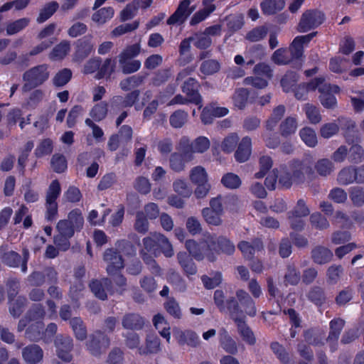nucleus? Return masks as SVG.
<instances>
[{
  "label": "nucleus",
  "instance_id": "obj_51",
  "mask_svg": "<svg viewBox=\"0 0 364 364\" xmlns=\"http://www.w3.org/2000/svg\"><path fill=\"white\" fill-rule=\"evenodd\" d=\"M301 140L309 147H314L317 144V137L314 130L310 127H304L299 131Z\"/></svg>",
  "mask_w": 364,
  "mask_h": 364
},
{
  "label": "nucleus",
  "instance_id": "obj_6",
  "mask_svg": "<svg viewBox=\"0 0 364 364\" xmlns=\"http://www.w3.org/2000/svg\"><path fill=\"white\" fill-rule=\"evenodd\" d=\"M325 16L323 12L317 9L306 11L301 16L298 24L299 32H307L320 26L324 21Z\"/></svg>",
  "mask_w": 364,
  "mask_h": 364
},
{
  "label": "nucleus",
  "instance_id": "obj_34",
  "mask_svg": "<svg viewBox=\"0 0 364 364\" xmlns=\"http://www.w3.org/2000/svg\"><path fill=\"white\" fill-rule=\"evenodd\" d=\"M114 15V10L112 7H103L92 14V20L97 25H103L112 19Z\"/></svg>",
  "mask_w": 364,
  "mask_h": 364
},
{
  "label": "nucleus",
  "instance_id": "obj_31",
  "mask_svg": "<svg viewBox=\"0 0 364 364\" xmlns=\"http://www.w3.org/2000/svg\"><path fill=\"white\" fill-rule=\"evenodd\" d=\"M297 127V119L292 116L287 117L279 125L281 136L285 138L290 136L296 132Z\"/></svg>",
  "mask_w": 364,
  "mask_h": 364
},
{
  "label": "nucleus",
  "instance_id": "obj_44",
  "mask_svg": "<svg viewBox=\"0 0 364 364\" xmlns=\"http://www.w3.org/2000/svg\"><path fill=\"white\" fill-rule=\"evenodd\" d=\"M29 23L28 18H22L10 22L6 27V33L9 36L16 34L27 27Z\"/></svg>",
  "mask_w": 364,
  "mask_h": 364
},
{
  "label": "nucleus",
  "instance_id": "obj_7",
  "mask_svg": "<svg viewBox=\"0 0 364 364\" xmlns=\"http://www.w3.org/2000/svg\"><path fill=\"white\" fill-rule=\"evenodd\" d=\"M158 241L159 237L156 234L143 240L144 247L141 250V254L144 261L151 267H154L156 265L154 258L157 257Z\"/></svg>",
  "mask_w": 364,
  "mask_h": 364
},
{
  "label": "nucleus",
  "instance_id": "obj_23",
  "mask_svg": "<svg viewBox=\"0 0 364 364\" xmlns=\"http://www.w3.org/2000/svg\"><path fill=\"white\" fill-rule=\"evenodd\" d=\"M236 296L247 315L253 317L257 314L255 301L247 292L242 289L236 291Z\"/></svg>",
  "mask_w": 364,
  "mask_h": 364
},
{
  "label": "nucleus",
  "instance_id": "obj_50",
  "mask_svg": "<svg viewBox=\"0 0 364 364\" xmlns=\"http://www.w3.org/2000/svg\"><path fill=\"white\" fill-rule=\"evenodd\" d=\"M308 299L317 306H321L326 302V298L322 288L315 286L312 287L307 294Z\"/></svg>",
  "mask_w": 364,
  "mask_h": 364
},
{
  "label": "nucleus",
  "instance_id": "obj_62",
  "mask_svg": "<svg viewBox=\"0 0 364 364\" xmlns=\"http://www.w3.org/2000/svg\"><path fill=\"white\" fill-rule=\"evenodd\" d=\"M188 116L187 112L178 109L170 116V124L174 128H181L186 124Z\"/></svg>",
  "mask_w": 364,
  "mask_h": 364
},
{
  "label": "nucleus",
  "instance_id": "obj_60",
  "mask_svg": "<svg viewBox=\"0 0 364 364\" xmlns=\"http://www.w3.org/2000/svg\"><path fill=\"white\" fill-rule=\"evenodd\" d=\"M248 96L249 92L247 89L239 88L236 90L232 96V100L235 106L240 109H244L246 105Z\"/></svg>",
  "mask_w": 364,
  "mask_h": 364
},
{
  "label": "nucleus",
  "instance_id": "obj_17",
  "mask_svg": "<svg viewBox=\"0 0 364 364\" xmlns=\"http://www.w3.org/2000/svg\"><path fill=\"white\" fill-rule=\"evenodd\" d=\"M22 356L27 364H38L43 360V351L36 344L29 345L23 349Z\"/></svg>",
  "mask_w": 364,
  "mask_h": 364
},
{
  "label": "nucleus",
  "instance_id": "obj_27",
  "mask_svg": "<svg viewBox=\"0 0 364 364\" xmlns=\"http://www.w3.org/2000/svg\"><path fill=\"white\" fill-rule=\"evenodd\" d=\"M219 341L221 347L225 352L232 355L237 353V346L236 342L223 328L219 331Z\"/></svg>",
  "mask_w": 364,
  "mask_h": 364
},
{
  "label": "nucleus",
  "instance_id": "obj_59",
  "mask_svg": "<svg viewBox=\"0 0 364 364\" xmlns=\"http://www.w3.org/2000/svg\"><path fill=\"white\" fill-rule=\"evenodd\" d=\"M298 75L293 71L287 72L281 80L283 91L289 92L298 81Z\"/></svg>",
  "mask_w": 364,
  "mask_h": 364
},
{
  "label": "nucleus",
  "instance_id": "obj_8",
  "mask_svg": "<svg viewBox=\"0 0 364 364\" xmlns=\"http://www.w3.org/2000/svg\"><path fill=\"white\" fill-rule=\"evenodd\" d=\"M109 338L102 332L98 331L90 336L87 347L92 355H97L105 350L109 346Z\"/></svg>",
  "mask_w": 364,
  "mask_h": 364
},
{
  "label": "nucleus",
  "instance_id": "obj_13",
  "mask_svg": "<svg viewBox=\"0 0 364 364\" xmlns=\"http://www.w3.org/2000/svg\"><path fill=\"white\" fill-rule=\"evenodd\" d=\"M58 356L64 361L72 360L73 339L69 336H58L55 341Z\"/></svg>",
  "mask_w": 364,
  "mask_h": 364
},
{
  "label": "nucleus",
  "instance_id": "obj_35",
  "mask_svg": "<svg viewBox=\"0 0 364 364\" xmlns=\"http://www.w3.org/2000/svg\"><path fill=\"white\" fill-rule=\"evenodd\" d=\"M139 92L134 90L123 98L121 96H115L112 98V105L118 106L120 107H132L138 100Z\"/></svg>",
  "mask_w": 364,
  "mask_h": 364
},
{
  "label": "nucleus",
  "instance_id": "obj_29",
  "mask_svg": "<svg viewBox=\"0 0 364 364\" xmlns=\"http://www.w3.org/2000/svg\"><path fill=\"white\" fill-rule=\"evenodd\" d=\"M190 255L185 252H179L177 254V259L186 274L193 275L196 273L197 268Z\"/></svg>",
  "mask_w": 364,
  "mask_h": 364
},
{
  "label": "nucleus",
  "instance_id": "obj_38",
  "mask_svg": "<svg viewBox=\"0 0 364 364\" xmlns=\"http://www.w3.org/2000/svg\"><path fill=\"white\" fill-rule=\"evenodd\" d=\"M116 69V62L114 59L108 58L105 60L100 67V70L96 73L95 78L100 80L103 77H110Z\"/></svg>",
  "mask_w": 364,
  "mask_h": 364
},
{
  "label": "nucleus",
  "instance_id": "obj_3",
  "mask_svg": "<svg viewBox=\"0 0 364 364\" xmlns=\"http://www.w3.org/2000/svg\"><path fill=\"white\" fill-rule=\"evenodd\" d=\"M50 76L49 66L46 64L39 65L26 71L23 75L25 82L23 90L28 92L43 84Z\"/></svg>",
  "mask_w": 364,
  "mask_h": 364
},
{
  "label": "nucleus",
  "instance_id": "obj_41",
  "mask_svg": "<svg viewBox=\"0 0 364 364\" xmlns=\"http://www.w3.org/2000/svg\"><path fill=\"white\" fill-rule=\"evenodd\" d=\"M203 4L204 8L195 13L191 18V25H196L203 21L215 9V6L214 4H209L208 3H203Z\"/></svg>",
  "mask_w": 364,
  "mask_h": 364
},
{
  "label": "nucleus",
  "instance_id": "obj_61",
  "mask_svg": "<svg viewBox=\"0 0 364 364\" xmlns=\"http://www.w3.org/2000/svg\"><path fill=\"white\" fill-rule=\"evenodd\" d=\"M53 149V145L52 140L50 139H44L40 141L35 149V155L36 157L41 158L46 155L50 154Z\"/></svg>",
  "mask_w": 364,
  "mask_h": 364
},
{
  "label": "nucleus",
  "instance_id": "obj_32",
  "mask_svg": "<svg viewBox=\"0 0 364 364\" xmlns=\"http://www.w3.org/2000/svg\"><path fill=\"white\" fill-rule=\"evenodd\" d=\"M284 0H263L261 4V9L265 15H273L281 11L284 7Z\"/></svg>",
  "mask_w": 364,
  "mask_h": 364
},
{
  "label": "nucleus",
  "instance_id": "obj_54",
  "mask_svg": "<svg viewBox=\"0 0 364 364\" xmlns=\"http://www.w3.org/2000/svg\"><path fill=\"white\" fill-rule=\"evenodd\" d=\"M120 68L123 73L130 74L138 71L141 68V62L139 60L118 59Z\"/></svg>",
  "mask_w": 364,
  "mask_h": 364
},
{
  "label": "nucleus",
  "instance_id": "obj_28",
  "mask_svg": "<svg viewBox=\"0 0 364 364\" xmlns=\"http://www.w3.org/2000/svg\"><path fill=\"white\" fill-rule=\"evenodd\" d=\"M176 149L178 151V153H173L170 157V166L171 168L176 171L179 172L183 170L186 163L191 161L188 160L184 156V151L181 149L180 141H178L176 146Z\"/></svg>",
  "mask_w": 364,
  "mask_h": 364
},
{
  "label": "nucleus",
  "instance_id": "obj_19",
  "mask_svg": "<svg viewBox=\"0 0 364 364\" xmlns=\"http://www.w3.org/2000/svg\"><path fill=\"white\" fill-rule=\"evenodd\" d=\"M94 50V44L90 39H82L77 42L76 50L73 55V60L80 63L85 59Z\"/></svg>",
  "mask_w": 364,
  "mask_h": 364
},
{
  "label": "nucleus",
  "instance_id": "obj_49",
  "mask_svg": "<svg viewBox=\"0 0 364 364\" xmlns=\"http://www.w3.org/2000/svg\"><path fill=\"white\" fill-rule=\"evenodd\" d=\"M285 285H296L301 279V274L294 264H289L284 275Z\"/></svg>",
  "mask_w": 364,
  "mask_h": 364
},
{
  "label": "nucleus",
  "instance_id": "obj_57",
  "mask_svg": "<svg viewBox=\"0 0 364 364\" xmlns=\"http://www.w3.org/2000/svg\"><path fill=\"white\" fill-rule=\"evenodd\" d=\"M193 46L198 49H206L212 44L210 37L206 36L203 32L201 33H196L193 36L190 37Z\"/></svg>",
  "mask_w": 364,
  "mask_h": 364
},
{
  "label": "nucleus",
  "instance_id": "obj_20",
  "mask_svg": "<svg viewBox=\"0 0 364 364\" xmlns=\"http://www.w3.org/2000/svg\"><path fill=\"white\" fill-rule=\"evenodd\" d=\"M316 35L311 33L306 36H296L290 45L291 54L294 58H303L304 45L307 44Z\"/></svg>",
  "mask_w": 364,
  "mask_h": 364
},
{
  "label": "nucleus",
  "instance_id": "obj_1",
  "mask_svg": "<svg viewBox=\"0 0 364 364\" xmlns=\"http://www.w3.org/2000/svg\"><path fill=\"white\" fill-rule=\"evenodd\" d=\"M46 312L41 304L34 305L26 316L19 321L18 331H26V337L31 341H38L43 338L44 324L42 322Z\"/></svg>",
  "mask_w": 364,
  "mask_h": 364
},
{
  "label": "nucleus",
  "instance_id": "obj_63",
  "mask_svg": "<svg viewBox=\"0 0 364 364\" xmlns=\"http://www.w3.org/2000/svg\"><path fill=\"white\" fill-rule=\"evenodd\" d=\"M343 272L341 265H331L326 271L327 282L330 284H336L341 278Z\"/></svg>",
  "mask_w": 364,
  "mask_h": 364
},
{
  "label": "nucleus",
  "instance_id": "obj_5",
  "mask_svg": "<svg viewBox=\"0 0 364 364\" xmlns=\"http://www.w3.org/2000/svg\"><path fill=\"white\" fill-rule=\"evenodd\" d=\"M181 149L184 151V156L188 160H193L195 153H204L210 145L209 139L205 136H198L191 141L187 136H183L179 139Z\"/></svg>",
  "mask_w": 364,
  "mask_h": 364
},
{
  "label": "nucleus",
  "instance_id": "obj_39",
  "mask_svg": "<svg viewBox=\"0 0 364 364\" xmlns=\"http://www.w3.org/2000/svg\"><path fill=\"white\" fill-rule=\"evenodd\" d=\"M286 108L284 105H280L276 107L266 122L265 127L268 131H272L277 126L278 122L284 115Z\"/></svg>",
  "mask_w": 364,
  "mask_h": 364
},
{
  "label": "nucleus",
  "instance_id": "obj_2",
  "mask_svg": "<svg viewBox=\"0 0 364 364\" xmlns=\"http://www.w3.org/2000/svg\"><path fill=\"white\" fill-rule=\"evenodd\" d=\"M190 255L196 260L201 261L206 258L209 262H215L218 251L216 248V237L210 234H206L197 243L193 240H188L185 244Z\"/></svg>",
  "mask_w": 364,
  "mask_h": 364
},
{
  "label": "nucleus",
  "instance_id": "obj_22",
  "mask_svg": "<svg viewBox=\"0 0 364 364\" xmlns=\"http://www.w3.org/2000/svg\"><path fill=\"white\" fill-rule=\"evenodd\" d=\"M245 257L252 259L256 252L263 250L262 242L259 239H255L251 242L241 241L237 245Z\"/></svg>",
  "mask_w": 364,
  "mask_h": 364
},
{
  "label": "nucleus",
  "instance_id": "obj_21",
  "mask_svg": "<svg viewBox=\"0 0 364 364\" xmlns=\"http://www.w3.org/2000/svg\"><path fill=\"white\" fill-rule=\"evenodd\" d=\"M252 153V140L249 136H245L240 142L235 153V158L239 163L247 161Z\"/></svg>",
  "mask_w": 364,
  "mask_h": 364
},
{
  "label": "nucleus",
  "instance_id": "obj_25",
  "mask_svg": "<svg viewBox=\"0 0 364 364\" xmlns=\"http://www.w3.org/2000/svg\"><path fill=\"white\" fill-rule=\"evenodd\" d=\"M337 183L341 186H348L357 183L355 168L354 166H347L341 168L337 175Z\"/></svg>",
  "mask_w": 364,
  "mask_h": 364
},
{
  "label": "nucleus",
  "instance_id": "obj_36",
  "mask_svg": "<svg viewBox=\"0 0 364 364\" xmlns=\"http://www.w3.org/2000/svg\"><path fill=\"white\" fill-rule=\"evenodd\" d=\"M70 50V43L68 41H63L56 45L49 54V58L52 60H63Z\"/></svg>",
  "mask_w": 364,
  "mask_h": 364
},
{
  "label": "nucleus",
  "instance_id": "obj_12",
  "mask_svg": "<svg viewBox=\"0 0 364 364\" xmlns=\"http://www.w3.org/2000/svg\"><path fill=\"white\" fill-rule=\"evenodd\" d=\"M104 260L107 263V272L109 274H114L124 267L122 256L114 250L108 249L104 254Z\"/></svg>",
  "mask_w": 364,
  "mask_h": 364
},
{
  "label": "nucleus",
  "instance_id": "obj_43",
  "mask_svg": "<svg viewBox=\"0 0 364 364\" xmlns=\"http://www.w3.org/2000/svg\"><path fill=\"white\" fill-rule=\"evenodd\" d=\"M349 198L356 207H361L364 205V187L353 186L348 190Z\"/></svg>",
  "mask_w": 364,
  "mask_h": 364
},
{
  "label": "nucleus",
  "instance_id": "obj_30",
  "mask_svg": "<svg viewBox=\"0 0 364 364\" xmlns=\"http://www.w3.org/2000/svg\"><path fill=\"white\" fill-rule=\"evenodd\" d=\"M238 332L242 340L249 345H254L256 339L253 332L245 322V317L242 318H235Z\"/></svg>",
  "mask_w": 364,
  "mask_h": 364
},
{
  "label": "nucleus",
  "instance_id": "obj_56",
  "mask_svg": "<svg viewBox=\"0 0 364 364\" xmlns=\"http://www.w3.org/2000/svg\"><path fill=\"white\" fill-rule=\"evenodd\" d=\"M259 171L255 174L256 178H263L272 167L273 161L268 155H262L259 159Z\"/></svg>",
  "mask_w": 364,
  "mask_h": 364
},
{
  "label": "nucleus",
  "instance_id": "obj_48",
  "mask_svg": "<svg viewBox=\"0 0 364 364\" xmlns=\"http://www.w3.org/2000/svg\"><path fill=\"white\" fill-rule=\"evenodd\" d=\"M311 225L317 230H322L329 228L330 224L326 218L321 213L316 212L310 215Z\"/></svg>",
  "mask_w": 364,
  "mask_h": 364
},
{
  "label": "nucleus",
  "instance_id": "obj_26",
  "mask_svg": "<svg viewBox=\"0 0 364 364\" xmlns=\"http://www.w3.org/2000/svg\"><path fill=\"white\" fill-rule=\"evenodd\" d=\"M333 257L332 252L323 246H316L311 250V259L318 264L329 262Z\"/></svg>",
  "mask_w": 364,
  "mask_h": 364
},
{
  "label": "nucleus",
  "instance_id": "obj_10",
  "mask_svg": "<svg viewBox=\"0 0 364 364\" xmlns=\"http://www.w3.org/2000/svg\"><path fill=\"white\" fill-rule=\"evenodd\" d=\"M199 82L196 78L188 77L181 86L182 92L189 98L191 103L202 107V97L198 92Z\"/></svg>",
  "mask_w": 364,
  "mask_h": 364
},
{
  "label": "nucleus",
  "instance_id": "obj_37",
  "mask_svg": "<svg viewBox=\"0 0 364 364\" xmlns=\"http://www.w3.org/2000/svg\"><path fill=\"white\" fill-rule=\"evenodd\" d=\"M111 282L107 278H104L101 280L92 281L90 284V289L94 294L100 299L105 300L107 298V294L105 291V287H109Z\"/></svg>",
  "mask_w": 364,
  "mask_h": 364
},
{
  "label": "nucleus",
  "instance_id": "obj_14",
  "mask_svg": "<svg viewBox=\"0 0 364 364\" xmlns=\"http://www.w3.org/2000/svg\"><path fill=\"white\" fill-rule=\"evenodd\" d=\"M173 336L179 345H187L192 348H196L200 345V338L197 333L191 330L182 331L180 329H173Z\"/></svg>",
  "mask_w": 364,
  "mask_h": 364
},
{
  "label": "nucleus",
  "instance_id": "obj_18",
  "mask_svg": "<svg viewBox=\"0 0 364 364\" xmlns=\"http://www.w3.org/2000/svg\"><path fill=\"white\" fill-rule=\"evenodd\" d=\"M339 91L338 86L329 84L327 89L320 94L319 100L321 105L326 109H334L337 105V100L333 93H338Z\"/></svg>",
  "mask_w": 364,
  "mask_h": 364
},
{
  "label": "nucleus",
  "instance_id": "obj_64",
  "mask_svg": "<svg viewBox=\"0 0 364 364\" xmlns=\"http://www.w3.org/2000/svg\"><path fill=\"white\" fill-rule=\"evenodd\" d=\"M221 183L227 188L236 189L240 186L241 180L237 175L228 173L222 177Z\"/></svg>",
  "mask_w": 364,
  "mask_h": 364
},
{
  "label": "nucleus",
  "instance_id": "obj_33",
  "mask_svg": "<svg viewBox=\"0 0 364 364\" xmlns=\"http://www.w3.org/2000/svg\"><path fill=\"white\" fill-rule=\"evenodd\" d=\"M314 169L319 176L326 177L334 171L335 166L331 160L323 158L315 163Z\"/></svg>",
  "mask_w": 364,
  "mask_h": 364
},
{
  "label": "nucleus",
  "instance_id": "obj_24",
  "mask_svg": "<svg viewBox=\"0 0 364 364\" xmlns=\"http://www.w3.org/2000/svg\"><path fill=\"white\" fill-rule=\"evenodd\" d=\"M346 141L351 144L348 149V161L353 164H359L364 161V149L358 144H353L354 141L347 134L345 135Z\"/></svg>",
  "mask_w": 364,
  "mask_h": 364
},
{
  "label": "nucleus",
  "instance_id": "obj_46",
  "mask_svg": "<svg viewBox=\"0 0 364 364\" xmlns=\"http://www.w3.org/2000/svg\"><path fill=\"white\" fill-rule=\"evenodd\" d=\"M59 8V4L56 1H50L46 4L40 11L39 16L37 18V22L39 23L47 21Z\"/></svg>",
  "mask_w": 364,
  "mask_h": 364
},
{
  "label": "nucleus",
  "instance_id": "obj_47",
  "mask_svg": "<svg viewBox=\"0 0 364 364\" xmlns=\"http://www.w3.org/2000/svg\"><path fill=\"white\" fill-rule=\"evenodd\" d=\"M70 324L77 339L83 341L86 338L87 330L81 318L75 317L70 320Z\"/></svg>",
  "mask_w": 364,
  "mask_h": 364
},
{
  "label": "nucleus",
  "instance_id": "obj_45",
  "mask_svg": "<svg viewBox=\"0 0 364 364\" xmlns=\"http://www.w3.org/2000/svg\"><path fill=\"white\" fill-rule=\"evenodd\" d=\"M216 248L218 251V254L222 252L228 255H232L235 250L233 242L229 239L222 236L216 238Z\"/></svg>",
  "mask_w": 364,
  "mask_h": 364
},
{
  "label": "nucleus",
  "instance_id": "obj_53",
  "mask_svg": "<svg viewBox=\"0 0 364 364\" xmlns=\"http://www.w3.org/2000/svg\"><path fill=\"white\" fill-rule=\"evenodd\" d=\"M190 179L195 184L208 183V174L203 167L198 166L191 169Z\"/></svg>",
  "mask_w": 364,
  "mask_h": 364
},
{
  "label": "nucleus",
  "instance_id": "obj_55",
  "mask_svg": "<svg viewBox=\"0 0 364 364\" xmlns=\"http://www.w3.org/2000/svg\"><path fill=\"white\" fill-rule=\"evenodd\" d=\"M305 341L309 345L317 346L323 345V336L318 331L314 329H308L304 332Z\"/></svg>",
  "mask_w": 364,
  "mask_h": 364
},
{
  "label": "nucleus",
  "instance_id": "obj_15",
  "mask_svg": "<svg viewBox=\"0 0 364 364\" xmlns=\"http://www.w3.org/2000/svg\"><path fill=\"white\" fill-rule=\"evenodd\" d=\"M272 60L277 65H287L295 62L296 67L301 66L302 58H294L291 54L290 48H279L274 51L272 57Z\"/></svg>",
  "mask_w": 364,
  "mask_h": 364
},
{
  "label": "nucleus",
  "instance_id": "obj_42",
  "mask_svg": "<svg viewBox=\"0 0 364 364\" xmlns=\"http://www.w3.org/2000/svg\"><path fill=\"white\" fill-rule=\"evenodd\" d=\"M220 69V63L215 59L203 60L200 65V71L205 75H212Z\"/></svg>",
  "mask_w": 364,
  "mask_h": 364
},
{
  "label": "nucleus",
  "instance_id": "obj_40",
  "mask_svg": "<svg viewBox=\"0 0 364 364\" xmlns=\"http://www.w3.org/2000/svg\"><path fill=\"white\" fill-rule=\"evenodd\" d=\"M108 112V105L106 102L97 103L90 111V116L94 122L103 120Z\"/></svg>",
  "mask_w": 364,
  "mask_h": 364
},
{
  "label": "nucleus",
  "instance_id": "obj_11",
  "mask_svg": "<svg viewBox=\"0 0 364 364\" xmlns=\"http://www.w3.org/2000/svg\"><path fill=\"white\" fill-rule=\"evenodd\" d=\"M345 326V321L338 318L331 320L329 323L330 331L326 338L331 351L334 352L338 349V340L341 332Z\"/></svg>",
  "mask_w": 364,
  "mask_h": 364
},
{
  "label": "nucleus",
  "instance_id": "obj_9",
  "mask_svg": "<svg viewBox=\"0 0 364 364\" xmlns=\"http://www.w3.org/2000/svg\"><path fill=\"white\" fill-rule=\"evenodd\" d=\"M289 168L294 183H301L304 180L305 175L311 176L314 174L311 166L306 161L293 160L289 164Z\"/></svg>",
  "mask_w": 364,
  "mask_h": 364
},
{
  "label": "nucleus",
  "instance_id": "obj_4",
  "mask_svg": "<svg viewBox=\"0 0 364 364\" xmlns=\"http://www.w3.org/2000/svg\"><path fill=\"white\" fill-rule=\"evenodd\" d=\"M84 224V218L79 209L68 213V218L58 222L56 229L58 233L67 237H73L75 231H80Z\"/></svg>",
  "mask_w": 364,
  "mask_h": 364
},
{
  "label": "nucleus",
  "instance_id": "obj_58",
  "mask_svg": "<svg viewBox=\"0 0 364 364\" xmlns=\"http://www.w3.org/2000/svg\"><path fill=\"white\" fill-rule=\"evenodd\" d=\"M144 76L140 75H132L122 80L119 86L122 90L127 91L139 86L144 81Z\"/></svg>",
  "mask_w": 364,
  "mask_h": 364
},
{
  "label": "nucleus",
  "instance_id": "obj_52",
  "mask_svg": "<svg viewBox=\"0 0 364 364\" xmlns=\"http://www.w3.org/2000/svg\"><path fill=\"white\" fill-rule=\"evenodd\" d=\"M273 353L283 364H293L291 360L289 353L279 343L274 342L270 346Z\"/></svg>",
  "mask_w": 364,
  "mask_h": 364
},
{
  "label": "nucleus",
  "instance_id": "obj_16",
  "mask_svg": "<svg viewBox=\"0 0 364 364\" xmlns=\"http://www.w3.org/2000/svg\"><path fill=\"white\" fill-rule=\"evenodd\" d=\"M190 4V0H183L181 1L176 11L167 20V23H183L193 11L189 9Z\"/></svg>",
  "mask_w": 364,
  "mask_h": 364
}]
</instances>
